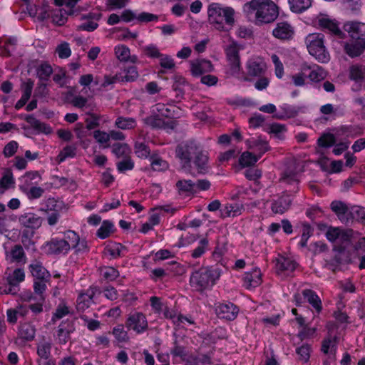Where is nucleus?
Segmentation results:
<instances>
[{
    "instance_id": "obj_1",
    "label": "nucleus",
    "mask_w": 365,
    "mask_h": 365,
    "mask_svg": "<svg viewBox=\"0 0 365 365\" xmlns=\"http://www.w3.org/2000/svg\"><path fill=\"white\" fill-rule=\"evenodd\" d=\"M242 11L257 25L271 23L278 16L277 6L271 0H251L243 5Z\"/></svg>"
},
{
    "instance_id": "obj_2",
    "label": "nucleus",
    "mask_w": 365,
    "mask_h": 365,
    "mask_svg": "<svg viewBox=\"0 0 365 365\" xmlns=\"http://www.w3.org/2000/svg\"><path fill=\"white\" fill-rule=\"evenodd\" d=\"M235 11L231 6H224L218 3H212L207 8L209 24L216 30L230 31L235 23Z\"/></svg>"
},
{
    "instance_id": "obj_3",
    "label": "nucleus",
    "mask_w": 365,
    "mask_h": 365,
    "mask_svg": "<svg viewBox=\"0 0 365 365\" xmlns=\"http://www.w3.org/2000/svg\"><path fill=\"white\" fill-rule=\"evenodd\" d=\"M154 118L148 119V123L153 127L161 128L169 132L176 126L174 118L182 114V110L173 104L157 103L152 107Z\"/></svg>"
},
{
    "instance_id": "obj_4",
    "label": "nucleus",
    "mask_w": 365,
    "mask_h": 365,
    "mask_svg": "<svg viewBox=\"0 0 365 365\" xmlns=\"http://www.w3.org/2000/svg\"><path fill=\"white\" fill-rule=\"evenodd\" d=\"M344 29L351 38V43H345L344 48L351 57L359 56L365 48V23L348 21Z\"/></svg>"
},
{
    "instance_id": "obj_5",
    "label": "nucleus",
    "mask_w": 365,
    "mask_h": 365,
    "mask_svg": "<svg viewBox=\"0 0 365 365\" xmlns=\"http://www.w3.org/2000/svg\"><path fill=\"white\" fill-rule=\"evenodd\" d=\"M327 76L326 71L317 65H309L303 63L297 73L292 76V80L294 86H304L307 81L311 83H318L324 80Z\"/></svg>"
},
{
    "instance_id": "obj_6",
    "label": "nucleus",
    "mask_w": 365,
    "mask_h": 365,
    "mask_svg": "<svg viewBox=\"0 0 365 365\" xmlns=\"http://www.w3.org/2000/svg\"><path fill=\"white\" fill-rule=\"evenodd\" d=\"M220 272L218 269L203 267L193 272L190 277L191 286L198 291L212 287L220 278Z\"/></svg>"
},
{
    "instance_id": "obj_7",
    "label": "nucleus",
    "mask_w": 365,
    "mask_h": 365,
    "mask_svg": "<svg viewBox=\"0 0 365 365\" xmlns=\"http://www.w3.org/2000/svg\"><path fill=\"white\" fill-rule=\"evenodd\" d=\"M356 233L349 229L330 227L326 232L327 240L334 244V249L342 252L356 238Z\"/></svg>"
},
{
    "instance_id": "obj_8",
    "label": "nucleus",
    "mask_w": 365,
    "mask_h": 365,
    "mask_svg": "<svg viewBox=\"0 0 365 365\" xmlns=\"http://www.w3.org/2000/svg\"><path fill=\"white\" fill-rule=\"evenodd\" d=\"M305 41L309 54L319 62L327 63L329 61L330 56L324 46L322 34H310L306 37Z\"/></svg>"
},
{
    "instance_id": "obj_9",
    "label": "nucleus",
    "mask_w": 365,
    "mask_h": 365,
    "mask_svg": "<svg viewBox=\"0 0 365 365\" xmlns=\"http://www.w3.org/2000/svg\"><path fill=\"white\" fill-rule=\"evenodd\" d=\"M150 303L152 309L155 313L162 315L165 318L170 319L177 326L184 325L186 323L189 324L193 323L190 319L176 313L174 310L169 309L168 307L161 302L160 299L157 297H152L150 298Z\"/></svg>"
},
{
    "instance_id": "obj_10",
    "label": "nucleus",
    "mask_w": 365,
    "mask_h": 365,
    "mask_svg": "<svg viewBox=\"0 0 365 365\" xmlns=\"http://www.w3.org/2000/svg\"><path fill=\"white\" fill-rule=\"evenodd\" d=\"M317 22L320 27L327 29L339 38H343L345 36L339 28V24L328 15L319 14L317 18Z\"/></svg>"
},
{
    "instance_id": "obj_11",
    "label": "nucleus",
    "mask_w": 365,
    "mask_h": 365,
    "mask_svg": "<svg viewBox=\"0 0 365 365\" xmlns=\"http://www.w3.org/2000/svg\"><path fill=\"white\" fill-rule=\"evenodd\" d=\"M42 248L48 255H65L69 252L68 244L59 238H53L46 242Z\"/></svg>"
},
{
    "instance_id": "obj_12",
    "label": "nucleus",
    "mask_w": 365,
    "mask_h": 365,
    "mask_svg": "<svg viewBox=\"0 0 365 365\" xmlns=\"http://www.w3.org/2000/svg\"><path fill=\"white\" fill-rule=\"evenodd\" d=\"M127 327L138 334L143 332L148 328V322L145 316L140 312L130 314L127 320Z\"/></svg>"
},
{
    "instance_id": "obj_13",
    "label": "nucleus",
    "mask_w": 365,
    "mask_h": 365,
    "mask_svg": "<svg viewBox=\"0 0 365 365\" xmlns=\"http://www.w3.org/2000/svg\"><path fill=\"white\" fill-rule=\"evenodd\" d=\"M247 148L260 158L269 149L267 141L262 137H255L245 141Z\"/></svg>"
},
{
    "instance_id": "obj_14",
    "label": "nucleus",
    "mask_w": 365,
    "mask_h": 365,
    "mask_svg": "<svg viewBox=\"0 0 365 365\" xmlns=\"http://www.w3.org/2000/svg\"><path fill=\"white\" fill-rule=\"evenodd\" d=\"M246 68L250 76H259L264 73L267 66L263 58L259 56H255L247 61Z\"/></svg>"
},
{
    "instance_id": "obj_15",
    "label": "nucleus",
    "mask_w": 365,
    "mask_h": 365,
    "mask_svg": "<svg viewBox=\"0 0 365 365\" xmlns=\"http://www.w3.org/2000/svg\"><path fill=\"white\" fill-rule=\"evenodd\" d=\"M190 72L194 76H200L213 71L212 63L206 59L197 58L190 61Z\"/></svg>"
},
{
    "instance_id": "obj_16",
    "label": "nucleus",
    "mask_w": 365,
    "mask_h": 365,
    "mask_svg": "<svg viewBox=\"0 0 365 365\" xmlns=\"http://www.w3.org/2000/svg\"><path fill=\"white\" fill-rule=\"evenodd\" d=\"M262 282V272L259 268H253L250 271L246 272L244 274L243 285L248 289L259 286Z\"/></svg>"
},
{
    "instance_id": "obj_17",
    "label": "nucleus",
    "mask_w": 365,
    "mask_h": 365,
    "mask_svg": "<svg viewBox=\"0 0 365 365\" xmlns=\"http://www.w3.org/2000/svg\"><path fill=\"white\" fill-rule=\"evenodd\" d=\"M218 317L227 320H233L236 318L239 309L232 303L219 304L215 308Z\"/></svg>"
},
{
    "instance_id": "obj_18",
    "label": "nucleus",
    "mask_w": 365,
    "mask_h": 365,
    "mask_svg": "<svg viewBox=\"0 0 365 365\" xmlns=\"http://www.w3.org/2000/svg\"><path fill=\"white\" fill-rule=\"evenodd\" d=\"M42 218L38 215L33 212H26L19 217L20 224L31 230H36L41 227L42 224Z\"/></svg>"
},
{
    "instance_id": "obj_19",
    "label": "nucleus",
    "mask_w": 365,
    "mask_h": 365,
    "mask_svg": "<svg viewBox=\"0 0 365 365\" xmlns=\"http://www.w3.org/2000/svg\"><path fill=\"white\" fill-rule=\"evenodd\" d=\"M273 36L279 39H289L294 34L293 27L287 22H279L272 31Z\"/></svg>"
},
{
    "instance_id": "obj_20",
    "label": "nucleus",
    "mask_w": 365,
    "mask_h": 365,
    "mask_svg": "<svg viewBox=\"0 0 365 365\" xmlns=\"http://www.w3.org/2000/svg\"><path fill=\"white\" fill-rule=\"evenodd\" d=\"M114 54L115 58L121 62L136 63L138 56L131 55L129 48L123 44H118L114 47Z\"/></svg>"
},
{
    "instance_id": "obj_21",
    "label": "nucleus",
    "mask_w": 365,
    "mask_h": 365,
    "mask_svg": "<svg viewBox=\"0 0 365 365\" xmlns=\"http://www.w3.org/2000/svg\"><path fill=\"white\" fill-rule=\"evenodd\" d=\"M45 211L56 213H63L68 210V205L63 200L54 197H49L44 202Z\"/></svg>"
},
{
    "instance_id": "obj_22",
    "label": "nucleus",
    "mask_w": 365,
    "mask_h": 365,
    "mask_svg": "<svg viewBox=\"0 0 365 365\" xmlns=\"http://www.w3.org/2000/svg\"><path fill=\"white\" fill-rule=\"evenodd\" d=\"M41 180V176L36 171L27 172L25 175L19 178V187L22 190H28L29 187L34 186Z\"/></svg>"
},
{
    "instance_id": "obj_23",
    "label": "nucleus",
    "mask_w": 365,
    "mask_h": 365,
    "mask_svg": "<svg viewBox=\"0 0 365 365\" xmlns=\"http://www.w3.org/2000/svg\"><path fill=\"white\" fill-rule=\"evenodd\" d=\"M244 46L236 41H231L225 47V53L227 61L240 60V52L243 50Z\"/></svg>"
},
{
    "instance_id": "obj_24",
    "label": "nucleus",
    "mask_w": 365,
    "mask_h": 365,
    "mask_svg": "<svg viewBox=\"0 0 365 365\" xmlns=\"http://www.w3.org/2000/svg\"><path fill=\"white\" fill-rule=\"evenodd\" d=\"M297 267L296 262L290 257L279 256L277 259L276 269L278 272H292Z\"/></svg>"
},
{
    "instance_id": "obj_25",
    "label": "nucleus",
    "mask_w": 365,
    "mask_h": 365,
    "mask_svg": "<svg viewBox=\"0 0 365 365\" xmlns=\"http://www.w3.org/2000/svg\"><path fill=\"white\" fill-rule=\"evenodd\" d=\"M101 14H89L88 16H84L83 19L88 18L90 20L87 22L82 23L77 26L79 31H93L96 30L98 24L97 21L101 19Z\"/></svg>"
},
{
    "instance_id": "obj_26",
    "label": "nucleus",
    "mask_w": 365,
    "mask_h": 365,
    "mask_svg": "<svg viewBox=\"0 0 365 365\" xmlns=\"http://www.w3.org/2000/svg\"><path fill=\"white\" fill-rule=\"evenodd\" d=\"M74 331V327L71 322L62 323L58 329L57 336L60 343L65 344L69 339V335Z\"/></svg>"
},
{
    "instance_id": "obj_27",
    "label": "nucleus",
    "mask_w": 365,
    "mask_h": 365,
    "mask_svg": "<svg viewBox=\"0 0 365 365\" xmlns=\"http://www.w3.org/2000/svg\"><path fill=\"white\" fill-rule=\"evenodd\" d=\"M331 209L337 215L341 222H345L349 220L348 212L349 208L344 202L333 201L331 203Z\"/></svg>"
},
{
    "instance_id": "obj_28",
    "label": "nucleus",
    "mask_w": 365,
    "mask_h": 365,
    "mask_svg": "<svg viewBox=\"0 0 365 365\" xmlns=\"http://www.w3.org/2000/svg\"><path fill=\"white\" fill-rule=\"evenodd\" d=\"M289 195H284L275 200L272 205V210L276 214H282L288 210L291 203Z\"/></svg>"
},
{
    "instance_id": "obj_29",
    "label": "nucleus",
    "mask_w": 365,
    "mask_h": 365,
    "mask_svg": "<svg viewBox=\"0 0 365 365\" xmlns=\"http://www.w3.org/2000/svg\"><path fill=\"white\" fill-rule=\"evenodd\" d=\"M30 272L36 279L45 280L49 277V272L39 262H34L29 265Z\"/></svg>"
},
{
    "instance_id": "obj_30",
    "label": "nucleus",
    "mask_w": 365,
    "mask_h": 365,
    "mask_svg": "<svg viewBox=\"0 0 365 365\" xmlns=\"http://www.w3.org/2000/svg\"><path fill=\"white\" fill-rule=\"evenodd\" d=\"M243 210L245 207L242 204H229L221 210V215L222 217H236L241 215Z\"/></svg>"
},
{
    "instance_id": "obj_31",
    "label": "nucleus",
    "mask_w": 365,
    "mask_h": 365,
    "mask_svg": "<svg viewBox=\"0 0 365 365\" xmlns=\"http://www.w3.org/2000/svg\"><path fill=\"white\" fill-rule=\"evenodd\" d=\"M71 14L72 12L70 11H66L61 8H58L51 11V13L48 14V17L51 16L54 24L61 26L66 23L67 16Z\"/></svg>"
},
{
    "instance_id": "obj_32",
    "label": "nucleus",
    "mask_w": 365,
    "mask_h": 365,
    "mask_svg": "<svg viewBox=\"0 0 365 365\" xmlns=\"http://www.w3.org/2000/svg\"><path fill=\"white\" fill-rule=\"evenodd\" d=\"M34 83L31 81H28L25 83H24L22 86L23 88V94L20 100L18 101V102L15 105L16 109L19 110L21 108H22L26 103L29 99L32 89H33Z\"/></svg>"
},
{
    "instance_id": "obj_33",
    "label": "nucleus",
    "mask_w": 365,
    "mask_h": 365,
    "mask_svg": "<svg viewBox=\"0 0 365 365\" xmlns=\"http://www.w3.org/2000/svg\"><path fill=\"white\" fill-rule=\"evenodd\" d=\"M259 159V155H256L249 150L242 153L239 163L242 167L245 168L255 165Z\"/></svg>"
},
{
    "instance_id": "obj_34",
    "label": "nucleus",
    "mask_w": 365,
    "mask_h": 365,
    "mask_svg": "<svg viewBox=\"0 0 365 365\" xmlns=\"http://www.w3.org/2000/svg\"><path fill=\"white\" fill-rule=\"evenodd\" d=\"M322 351L324 354H329V360L333 361L336 352L335 338H327L324 339L322 343Z\"/></svg>"
},
{
    "instance_id": "obj_35",
    "label": "nucleus",
    "mask_w": 365,
    "mask_h": 365,
    "mask_svg": "<svg viewBox=\"0 0 365 365\" xmlns=\"http://www.w3.org/2000/svg\"><path fill=\"white\" fill-rule=\"evenodd\" d=\"M25 279L24 271L21 269H16L7 277V281L11 287L18 288L19 283L22 282Z\"/></svg>"
},
{
    "instance_id": "obj_36",
    "label": "nucleus",
    "mask_w": 365,
    "mask_h": 365,
    "mask_svg": "<svg viewBox=\"0 0 365 365\" xmlns=\"http://www.w3.org/2000/svg\"><path fill=\"white\" fill-rule=\"evenodd\" d=\"M36 329L34 327L29 323L21 324L19 329V335L22 339L30 341L35 336Z\"/></svg>"
},
{
    "instance_id": "obj_37",
    "label": "nucleus",
    "mask_w": 365,
    "mask_h": 365,
    "mask_svg": "<svg viewBox=\"0 0 365 365\" xmlns=\"http://www.w3.org/2000/svg\"><path fill=\"white\" fill-rule=\"evenodd\" d=\"M291 10L295 13H301L309 9L312 5L311 0H288Z\"/></svg>"
},
{
    "instance_id": "obj_38",
    "label": "nucleus",
    "mask_w": 365,
    "mask_h": 365,
    "mask_svg": "<svg viewBox=\"0 0 365 365\" xmlns=\"http://www.w3.org/2000/svg\"><path fill=\"white\" fill-rule=\"evenodd\" d=\"M304 298L317 311L319 312L322 309V303L319 297L316 293L309 289H306L303 292Z\"/></svg>"
},
{
    "instance_id": "obj_39",
    "label": "nucleus",
    "mask_w": 365,
    "mask_h": 365,
    "mask_svg": "<svg viewBox=\"0 0 365 365\" xmlns=\"http://www.w3.org/2000/svg\"><path fill=\"white\" fill-rule=\"evenodd\" d=\"M113 231L114 225L108 220H105L97 230L96 235L101 239H106L108 237Z\"/></svg>"
},
{
    "instance_id": "obj_40",
    "label": "nucleus",
    "mask_w": 365,
    "mask_h": 365,
    "mask_svg": "<svg viewBox=\"0 0 365 365\" xmlns=\"http://www.w3.org/2000/svg\"><path fill=\"white\" fill-rule=\"evenodd\" d=\"M280 111L274 114V117L279 119L291 118L297 114V111L294 107L290 105L284 103L279 107Z\"/></svg>"
},
{
    "instance_id": "obj_41",
    "label": "nucleus",
    "mask_w": 365,
    "mask_h": 365,
    "mask_svg": "<svg viewBox=\"0 0 365 365\" xmlns=\"http://www.w3.org/2000/svg\"><path fill=\"white\" fill-rule=\"evenodd\" d=\"M226 73L229 76H238L241 72L240 60L227 61Z\"/></svg>"
},
{
    "instance_id": "obj_42",
    "label": "nucleus",
    "mask_w": 365,
    "mask_h": 365,
    "mask_svg": "<svg viewBox=\"0 0 365 365\" xmlns=\"http://www.w3.org/2000/svg\"><path fill=\"white\" fill-rule=\"evenodd\" d=\"M208 240L206 238L200 240L198 246L191 252L192 257L197 259L202 257L208 250Z\"/></svg>"
},
{
    "instance_id": "obj_43",
    "label": "nucleus",
    "mask_w": 365,
    "mask_h": 365,
    "mask_svg": "<svg viewBox=\"0 0 365 365\" xmlns=\"http://www.w3.org/2000/svg\"><path fill=\"white\" fill-rule=\"evenodd\" d=\"M91 302L92 294H81L77 299V309L80 311H83L91 305Z\"/></svg>"
},
{
    "instance_id": "obj_44",
    "label": "nucleus",
    "mask_w": 365,
    "mask_h": 365,
    "mask_svg": "<svg viewBox=\"0 0 365 365\" xmlns=\"http://www.w3.org/2000/svg\"><path fill=\"white\" fill-rule=\"evenodd\" d=\"M115 125L123 130L132 129L135 127L136 122L133 118L119 117L115 120Z\"/></svg>"
},
{
    "instance_id": "obj_45",
    "label": "nucleus",
    "mask_w": 365,
    "mask_h": 365,
    "mask_svg": "<svg viewBox=\"0 0 365 365\" xmlns=\"http://www.w3.org/2000/svg\"><path fill=\"white\" fill-rule=\"evenodd\" d=\"M14 185V179L13 174L11 171H6L0 180L1 192H4L5 190L12 187Z\"/></svg>"
},
{
    "instance_id": "obj_46",
    "label": "nucleus",
    "mask_w": 365,
    "mask_h": 365,
    "mask_svg": "<svg viewBox=\"0 0 365 365\" xmlns=\"http://www.w3.org/2000/svg\"><path fill=\"white\" fill-rule=\"evenodd\" d=\"M7 257L12 262H24V252L21 246H15L10 253L7 255Z\"/></svg>"
},
{
    "instance_id": "obj_47",
    "label": "nucleus",
    "mask_w": 365,
    "mask_h": 365,
    "mask_svg": "<svg viewBox=\"0 0 365 365\" xmlns=\"http://www.w3.org/2000/svg\"><path fill=\"white\" fill-rule=\"evenodd\" d=\"M80 239L79 235L73 230H68L64 233L63 235V241H65L68 245V251L73 248L76 243L78 242Z\"/></svg>"
},
{
    "instance_id": "obj_48",
    "label": "nucleus",
    "mask_w": 365,
    "mask_h": 365,
    "mask_svg": "<svg viewBox=\"0 0 365 365\" xmlns=\"http://www.w3.org/2000/svg\"><path fill=\"white\" fill-rule=\"evenodd\" d=\"M122 74V81H134L138 77V72L137 71L136 67L135 66H128L125 69H124Z\"/></svg>"
},
{
    "instance_id": "obj_49",
    "label": "nucleus",
    "mask_w": 365,
    "mask_h": 365,
    "mask_svg": "<svg viewBox=\"0 0 365 365\" xmlns=\"http://www.w3.org/2000/svg\"><path fill=\"white\" fill-rule=\"evenodd\" d=\"M52 72L51 66L46 63H41L37 68V75L41 81L48 80Z\"/></svg>"
},
{
    "instance_id": "obj_50",
    "label": "nucleus",
    "mask_w": 365,
    "mask_h": 365,
    "mask_svg": "<svg viewBox=\"0 0 365 365\" xmlns=\"http://www.w3.org/2000/svg\"><path fill=\"white\" fill-rule=\"evenodd\" d=\"M207 161L208 157L206 153L201 152L195 157L194 163L197 167L200 173L205 171Z\"/></svg>"
},
{
    "instance_id": "obj_51",
    "label": "nucleus",
    "mask_w": 365,
    "mask_h": 365,
    "mask_svg": "<svg viewBox=\"0 0 365 365\" xmlns=\"http://www.w3.org/2000/svg\"><path fill=\"white\" fill-rule=\"evenodd\" d=\"M268 132L273 135L274 138L282 139L286 132V128L283 125L273 123L269 125Z\"/></svg>"
},
{
    "instance_id": "obj_52",
    "label": "nucleus",
    "mask_w": 365,
    "mask_h": 365,
    "mask_svg": "<svg viewBox=\"0 0 365 365\" xmlns=\"http://www.w3.org/2000/svg\"><path fill=\"white\" fill-rule=\"evenodd\" d=\"M56 52L60 58H67L71 55V49L69 43L62 42L56 48Z\"/></svg>"
},
{
    "instance_id": "obj_53",
    "label": "nucleus",
    "mask_w": 365,
    "mask_h": 365,
    "mask_svg": "<svg viewBox=\"0 0 365 365\" xmlns=\"http://www.w3.org/2000/svg\"><path fill=\"white\" fill-rule=\"evenodd\" d=\"M101 274L107 280L113 281L119 276V272L113 267H104L101 269Z\"/></svg>"
},
{
    "instance_id": "obj_54",
    "label": "nucleus",
    "mask_w": 365,
    "mask_h": 365,
    "mask_svg": "<svg viewBox=\"0 0 365 365\" xmlns=\"http://www.w3.org/2000/svg\"><path fill=\"white\" fill-rule=\"evenodd\" d=\"M150 161L153 170L164 171L168 168V163L160 158L151 157Z\"/></svg>"
},
{
    "instance_id": "obj_55",
    "label": "nucleus",
    "mask_w": 365,
    "mask_h": 365,
    "mask_svg": "<svg viewBox=\"0 0 365 365\" xmlns=\"http://www.w3.org/2000/svg\"><path fill=\"white\" fill-rule=\"evenodd\" d=\"M177 187L180 192L193 193L195 192V183L190 180H179L177 182Z\"/></svg>"
},
{
    "instance_id": "obj_56",
    "label": "nucleus",
    "mask_w": 365,
    "mask_h": 365,
    "mask_svg": "<svg viewBox=\"0 0 365 365\" xmlns=\"http://www.w3.org/2000/svg\"><path fill=\"white\" fill-rule=\"evenodd\" d=\"M71 103L75 107H77L78 108L92 109L93 107V103L89 102L88 98L80 96L74 97Z\"/></svg>"
},
{
    "instance_id": "obj_57",
    "label": "nucleus",
    "mask_w": 365,
    "mask_h": 365,
    "mask_svg": "<svg viewBox=\"0 0 365 365\" xmlns=\"http://www.w3.org/2000/svg\"><path fill=\"white\" fill-rule=\"evenodd\" d=\"M112 333L116 340L119 342H124L128 339V333L123 325H118L114 327Z\"/></svg>"
},
{
    "instance_id": "obj_58",
    "label": "nucleus",
    "mask_w": 365,
    "mask_h": 365,
    "mask_svg": "<svg viewBox=\"0 0 365 365\" xmlns=\"http://www.w3.org/2000/svg\"><path fill=\"white\" fill-rule=\"evenodd\" d=\"M51 344L49 342L43 341L38 344L37 348L38 355L43 359H48L51 353Z\"/></svg>"
},
{
    "instance_id": "obj_59",
    "label": "nucleus",
    "mask_w": 365,
    "mask_h": 365,
    "mask_svg": "<svg viewBox=\"0 0 365 365\" xmlns=\"http://www.w3.org/2000/svg\"><path fill=\"white\" fill-rule=\"evenodd\" d=\"M76 154V148L73 146H66L58 155V163L63 162L68 158H73Z\"/></svg>"
},
{
    "instance_id": "obj_60",
    "label": "nucleus",
    "mask_w": 365,
    "mask_h": 365,
    "mask_svg": "<svg viewBox=\"0 0 365 365\" xmlns=\"http://www.w3.org/2000/svg\"><path fill=\"white\" fill-rule=\"evenodd\" d=\"M176 153L178 157L185 163H187L190 161L191 158V152L188 149V146L180 145L178 147Z\"/></svg>"
},
{
    "instance_id": "obj_61",
    "label": "nucleus",
    "mask_w": 365,
    "mask_h": 365,
    "mask_svg": "<svg viewBox=\"0 0 365 365\" xmlns=\"http://www.w3.org/2000/svg\"><path fill=\"white\" fill-rule=\"evenodd\" d=\"M350 77L351 79L359 81L365 77V68L359 66H354L350 70Z\"/></svg>"
},
{
    "instance_id": "obj_62",
    "label": "nucleus",
    "mask_w": 365,
    "mask_h": 365,
    "mask_svg": "<svg viewBox=\"0 0 365 365\" xmlns=\"http://www.w3.org/2000/svg\"><path fill=\"white\" fill-rule=\"evenodd\" d=\"M355 220H361L365 217V209L359 206H353L349 209L348 216Z\"/></svg>"
},
{
    "instance_id": "obj_63",
    "label": "nucleus",
    "mask_w": 365,
    "mask_h": 365,
    "mask_svg": "<svg viewBox=\"0 0 365 365\" xmlns=\"http://www.w3.org/2000/svg\"><path fill=\"white\" fill-rule=\"evenodd\" d=\"M93 137L98 143L103 145L104 146L108 145V142L110 140L109 133L98 130L93 133Z\"/></svg>"
},
{
    "instance_id": "obj_64",
    "label": "nucleus",
    "mask_w": 365,
    "mask_h": 365,
    "mask_svg": "<svg viewBox=\"0 0 365 365\" xmlns=\"http://www.w3.org/2000/svg\"><path fill=\"white\" fill-rule=\"evenodd\" d=\"M160 65L165 69H172L175 67V63L173 58L166 54H161L159 57Z\"/></svg>"
}]
</instances>
